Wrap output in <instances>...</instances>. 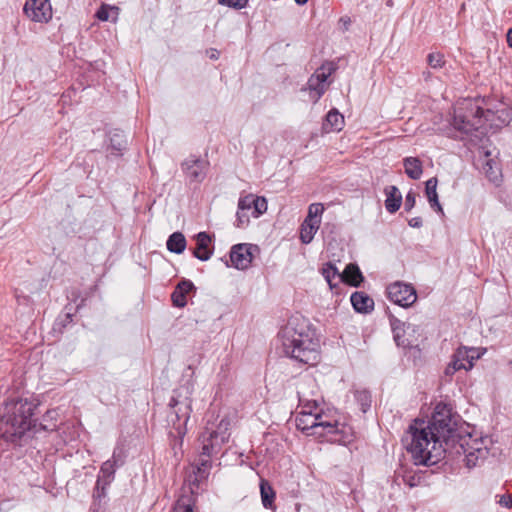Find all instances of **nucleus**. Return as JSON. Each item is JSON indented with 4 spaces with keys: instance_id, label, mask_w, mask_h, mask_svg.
Instances as JSON below:
<instances>
[{
    "instance_id": "nucleus-1",
    "label": "nucleus",
    "mask_w": 512,
    "mask_h": 512,
    "mask_svg": "<svg viewBox=\"0 0 512 512\" xmlns=\"http://www.w3.org/2000/svg\"><path fill=\"white\" fill-rule=\"evenodd\" d=\"M278 336L286 356L308 365L319 362V340L304 317L299 315L291 317Z\"/></svg>"
},
{
    "instance_id": "nucleus-2",
    "label": "nucleus",
    "mask_w": 512,
    "mask_h": 512,
    "mask_svg": "<svg viewBox=\"0 0 512 512\" xmlns=\"http://www.w3.org/2000/svg\"><path fill=\"white\" fill-rule=\"evenodd\" d=\"M416 465H434L444 454L442 441L426 426V422L415 420L403 439Z\"/></svg>"
},
{
    "instance_id": "nucleus-3",
    "label": "nucleus",
    "mask_w": 512,
    "mask_h": 512,
    "mask_svg": "<svg viewBox=\"0 0 512 512\" xmlns=\"http://www.w3.org/2000/svg\"><path fill=\"white\" fill-rule=\"evenodd\" d=\"M35 405L27 399L10 400L4 405L0 418L2 436L10 442L20 441L28 431L36 428L32 419Z\"/></svg>"
},
{
    "instance_id": "nucleus-4",
    "label": "nucleus",
    "mask_w": 512,
    "mask_h": 512,
    "mask_svg": "<svg viewBox=\"0 0 512 512\" xmlns=\"http://www.w3.org/2000/svg\"><path fill=\"white\" fill-rule=\"evenodd\" d=\"M230 426V420L224 417L218 423H208L200 436L201 454L197 472L201 478L208 474L211 467L210 457L218 453L221 447L228 442Z\"/></svg>"
},
{
    "instance_id": "nucleus-5",
    "label": "nucleus",
    "mask_w": 512,
    "mask_h": 512,
    "mask_svg": "<svg viewBox=\"0 0 512 512\" xmlns=\"http://www.w3.org/2000/svg\"><path fill=\"white\" fill-rule=\"evenodd\" d=\"M230 426V420L224 417L218 423H208L200 436L201 454L197 472L201 478L208 474L211 467L210 457L218 453L221 447L228 442Z\"/></svg>"
},
{
    "instance_id": "nucleus-6",
    "label": "nucleus",
    "mask_w": 512,
    "mask_h": 512,
    "mask_svg": "<svg viewBox=\"0 0 512 512\" xmlns=\"http://www.w3.org/2000/svg\"><path fill=\"white\" fill-rule=\"evenodd\" d=\"M492 113L484 111L472 100L464 99L457 103L454 109L453 126L460 132L469 134L472 131H478L484 127V119Z\"/></svg>"
},
{
    "instance_id": "nucleus-7",
    "label": "nucleus",
    "mask_w": 512,
    "mask_h": 512,
    "mask_svg": "<svg viewBox=\"0 0 512 512\" xmlns=\"http://www.w3.org/2000/svg\"><path fill=\"white\" fill-rule=\"evenodd\" d=\"M491 440L487 436L478 433H469L460 439V448L464 454V460L468 468L482 463L488 453Z\"/></svg>"
},
{
    "instance_id": "nucleus-8",
    "label": "nucleus",
    "mask_w": 512,
    "mask_h": 512,
    "mask_svg": "<svg viewBox=\"0 0 512 512\" xmlns=\"http://www.w3.org/2000/svg\"><path fill=\"white\" fill-rule=\"evenodd\" d=\"M169 406L171 411L168 415V421L176 430L180 438L181 445L183 438L187 433L186 426L192 411V400L189 396H183L181 391H178L176 392V395L172 397Z\"/></svg>"
},
{
    "instance_id": "nucleus-9",
    "label": "nucleus",
    "mask_w": 512,
    "mask_h": 512,
    "mask_svg": "<svg viewBox=\"0 0 512 512\" xmlns=\"http://www.w3.org/2000/svg\"><path fill=\"white\" fill-rule=\"evenodd\" d=\"M456 420L452 415L451 409L443 403L437 404L435 412L426 426L437 436L442 442L452 437L456 430Z\"/></svg>"
},
{
    "instance_id": "nucleus-10",
    "label": "nucleus",
    "mask_w": 512,
    "mask_h": 512,
    "mask_svg": "<svg viewBox=\"0 0 512 512\" xmlns=\"http://www.w3.org/2000/svg\"><path fill=\"white\" fill-rule=\"evenodd\" d=\"M322 203H312L308 207L307 216L300 227V240L303 244H309L320 228L322 215L324 213Z\"/></svg>"
},
{
    "instance_id": "nucleus-11",
    "label": "nucleus",
    "mask_w": 512,
    "mask_h": 512,
    "mask_svg": "<svg viewBox=\"0 0 512 512\" xmlns=\"http://www.w3.org/2000/svg\"><path fill=\"white\" fill-rule=\"evenodd\" d=\"M334 71L331 63H327L319 67L308 80L307 89L309 90L310 99L316 103L325 93L330 85L329 77Z\"/></svg>"
},
{
    "instance_id": "nucleus-12",
    "label": "nucleus",
    "mask_w": 512,
    "mask_h": 512,
    "mask_svg": "<svg viewBox=\"0 0 512 512\" xmlns=\"http://www.w3.org/2000/svg\"><path fill=\"white\" fill-rule=\"evenodd\" d=\"M480 352L477 348L460 347L452 356L450 363L445 368V375L452 376L455 372L460 370H470L474 361L480 358Z\"/></svg>"
},
{
    "instance_id": "nucleus-13",
    "label": "nucleus",
    "mask_w": 512,
    "mask_h": 512,
    "mask_svg": "<svg viewBox=\"0 0 512 512\" xmlns=\"http://www.w3.org/2000/svg\"><path fill=\"white\" fill-rule=\"evenodd\" d=\"M387 293L392 302L402 307H409L417 300L416 290L406 283L395 282L389 285Z\"/></svg>"
},
{
    "instance_id": "nucleus-14",
    "label": "nucleus",
    "mask_w": 512,
    "mask_h": 512,
    "mask_svg": "<svg viewBox=\"0 0 512 512\" xmlns=\"http://www.w3.org/2000/svg\"><path fill=\"white\" fill-rule=\"evenodd\" d=\"M309 405L311 406L300 407V411L296 417L297 428L306 432L308 435L324 437L325 433L317 431V426L319 425L317 422L319 419L315 413V411H317V407L311 403Z\"/></svg>"
},
{
    "instance_id": "nucleus-15",
    "label": "nucleus",
    "mask_w": 512,
    "mask_h": 512,
    "mask_svg": "<svg viewBox=\"0 0 512 512\" xmlns=\"http://www.w3.org/2000/svg\"><path fill=\"white\" fill-rule=\"evenodd\" d=\"M258 250V247L252 244L241 243L234 245L230 251L232 266L239 270L247 269L250 267L254 255Z\"/></svg>"
},
{
    "instance_id": "nucleus-16",
    "label": "nucleus",
    "mask_w": 512,
    "mask_h": 512,
    "mask_svg": "<svg viewBox=\"0 0 512 512\" xmlns=\"http://www.w3.org/2000/svg\"><path fill=\"white\" fill-rule=\"evenodd\" d=\"M23 11L30 20L39 23H47L53 14L50 0H27Z\"/></svg>"
},
{
    "instance_id": "nucleus-17",
    "label": "nucleus",
    "mask_w": 512,
    "mask_h": 512,
    "mask_svg": "<svg viewBox=\"0 0 512 512\" xmlns=\"http://www.w3.org/2000/svg\"><path fill=\"white\" fill-rule=\"evenodd\" d=\"M208 162L195 156H190L182 163V170L190 182H201L206 176Z\"/></svg>"
},
{
    "instance_id": "nucleus-18",
    "label": "nucleus",
    "mask_w": 512,
    "mask_h": 512,
    "mask_svg": "<svg viewBox=\"0 0 512 512\" xmlns=\"http://www.w3.org/2000/svg\"><path fill=\"white\" fill-rule=\"evenodd\" d=\"M297 393L299 398V407L310 406V403L314 404L316 407L320 405L321 396L319 395L318 387L314 379H304L299 384Z\"/></svg>"
},
{
    "instance_id": "nucleus-19",
    "label": "nucleus",
    "mask_w": 512,
    "mask_h": 512,
    "mask_svg": "<svg viewBox=\"0 0 512 512\" xmlns=\"http://www.w3.org/2000/svg\"><path fill=\"white\" fill-rule=\"evenodd\" d=\"M316 416L319 420L317 422L319 425L317 426V431H320L325 436L338 434L343 432L344 426L341 425L337 420L329 418V416L325 413H322L320 407H317V411H315Z\"/></svg>"
},
{
    "instance_id": "nucleus-20",
    "label": "nucleus",
    "mask_w": 512,
    "mask_h": 512,
    "mask_svg": "<svg viewBox=\"0 0 512 512\" xmlns=\"http://www.w3.org/2000/svg\"><path fill=\"white\" fill-rule=\"evenodd\" d=\"M196 248L193 251L194 257L201 261L211 258L213 251L209 248L211 237L206 232H200L196 236Z\"/></svg>"
},
{
    "instance_id": "nucleus-21",
    "label": "nucleus",
    "mask_w": 512,
    "mask_h": 512,
    "mask_svg": "<svg viewBox=\"0 0 512 512\" xmlns=\"http://www.w3.org/2000/svg\"><path fill=\"white\" fill-rule=\"evenodd\" d=\"M118 455L117 452H113L112 459L105 461L101 468H100V474L97 479V485H109L114 477L116 467L118 464Z\"/></svg>"
},
{
    "instance_id": "nucleus-22",
    "label": "nucleus",
    "mask_w": 512,
    "mask_h": 512,
    "mask_svg": "<svg viewBox=\"0 0 512 512\" xmlns=\"http://www.w3.org/2000/svg\"><path fill=\"white\" fill-rule=\"evenodd\" d=\"M343 127L344 116L337 109H331L326 115L322 130L325 133L339 132Z\"/></svg>"
},
{
    "instance_id": "nucleus-23",
    "label": "nucleus",
    "mask_w": 512,
    "mask_h": 512,
    "mask_svg": "<svg viewBox=\"0 0 512 512\" xmlns=\"http://www.w3.org/2000/svg\"><path fill=\"white\" fill-rule=\"evenodd\" d=\"M351 304L353 308L360 313H368L374 308V301L364 292H354L351 295Z\"/></svg>"
},
{
    "instance_id": "nucleus-24",
    "label": "nucleus",
    "mask_w": 512,
    "mask_h": 512,
    "mask_svg": "<svg viewBox=\"0 0 512 512\" xmlns=\"http://www.w3.org/2000/svg\"><path fill=\"white\" fill-rule=\"evenodd\" d=\"M437 184L438 180L436 177L428 179L425 183V194L430 204V207L435 211L443 214L444 212L438 199Z\"/></svg>"
},
{
    "instance_id": "nucleus-25",
    "label": "nucleus",
    "mask_w": 512,
    "mask_h": 512,
    "mask_svg": "<svg viewBox=\"0 0 512 512\" xmlns=\"http://www.w3.org/2000/svg\"><path fill=\"white\" fill-rule=\"evenodd\" d=\"M385 208L390 213H395L401 206L402 195L396 186H390L386 189Z\"/></svg>"
},
{
    "instance_id": "nucleus-26",
    "label": "nucleus",
    "mask_w": 512,
    "mask_h": 512,
    "mask_svg": "<svg viewBox=\"0 0 512 512\" xmlns=\"http://www.w3.org/2000/svg\"><path fill=\"white\" fill-rule=\"evenodd\" d=\"M405 173L413 180H418L423 174L422 162L417 157H406L403 160Z\"/></svg>"
},
{
    "instance_id": "nucleus-27",
    "label": "nucleus",
    "mask_w": 512,
    "mask_h": 512,
    "mask_svg": "<svg viewBox=\"0 0 512 512\" xmlns=\"http://www.w3.org/2000/svg\"><path fill=\"white\" fill-rule=\"evenodd\" d=\"M341 280L356 287L363 281V276L358 266L349 264L341 273Z\"/></svg>"
},
{
    "instance_id": "nucleus-28",
    "label": "nucleus",
    "mask_w": 512,
    "mask_h": 512,
    "mask_svg": "<svg viewBox=\"0 0 512 512\" xmlns=\"http://www.w3.org/2000/svg\"><path fill=\"white\" fill-rule=\"evenodd\" d=\"M166 245L170 252L181 254L186 248V239L181 232H174L169 236Z\"/></svg>"
},
{
    "instance_id": "nucleus-29",
    "label": "nucleus",
    "mask_w": 512,
    "mask_h": 512,
    "mask_svg": "<svg viewBox=\"0 0 512 512\" xmlns=\"http://www.w3.org/2000/svg\"><path fill=\"white\" fill-rule=\"evenodd\" d=\"M260 494L263 506L268 509H273L275 492L268 481L264 479L260 482Z\"/></svg>"
},
{
    "instance_id": "nucleus-30",
    "label": "nucleus",
    "mask_w": 512,
    "mask_h": 512,
    "mask_svg": "<svg viewBox=\"0 0 512 512\" xmlns=\"http://www.w3.org/2000/svg\"><path fill=\"white\" fill-rule=\"evenodd\" d=\"M96 18L100 21L117 22L119 16V8L108 4H102L95 14Z\"/></svg>"
},
{
    "instance_id": "nucleus-31",
    "label": "nucleus",
    "mask_w": 512,
    "mask_h": 512,
    "mask_svg": "<svg viewBox=\"0 0 512 512\" xmlns=\"http://www.w3.org/2000/svg\"><path fill=\"white\" fill-rule=\"evenodd\" d=\"M110 147L113 154H120L127 145L125 135L120 130H114L110 132Z\"/></svg>"
},
{
    "instance_id": "nucleus-32",
    "label": "nucleus",
    "mask_w": 512,
    "mask_h": 512,
    "mask_svg": "<svg viewBox=\"0 0 512 512\" xmlns=\"http://www.w3.org/2000/svg\"><path fill=\"white\" fill-rule=\"evenodd\" d=\"M483 171L490 182L499 185L501 181V171L495 161L488 159L483 165Z\"/></svg>"
},
{
    "instance_id": "nucleus-33",
    "label": "nucleus",
    "mask_w": 512,
    "mask_h": 512,
    "mask_svg": "<svg viewBox=\"0 0 512 512\" xmlns=\"http://www.w3.org/2000/svg\"><path fill=\"white\" fill-rule=\"evenodd\" d=\"M391 326L394 334V340L397 346L406 347L409 343L407 342L403 335L405 324L397 319H393L391 321Z\"/></svg>"
},
{
    "instance_id": "nucleus-34",
    "label": "nucleus",
    "mask_w": 512,
    "mask_h": 512,
    "mask_svg": "<svg viewBox=\"0 0 512 512\" xmlns=\"http://www.w3.org/2000/svg\"><path fill=\"white\" fill-rule=\"evenodd\" d=\"M322 275H323V277L325 278V280L327 281V283L329 284V286L331 288L334 286L333 280L335 278H340L341 279V274L339 273L337 268L333 264H331V263H327L322 268Z\"/></svg>"
},
{
    "instance_id": "nucleus-35",
    "label": "nucleus",
    "mask_w": 512,
    "mask_h": 512,
    "mask_svg": "<svg viewBox=\"0 0 512 512\" xmlns=\"http://www.w3.org/2000/svg\"><path fill=\"white\" fill-rule=\"evenodd\" d=\"M427 63L434 70L441 69L445 65L444 55L439 52H432L427 56Z\"/></svg>"
},
{
    "instance_id": "nucleus-36",
    "label": "nucleus",
    "mask_w": 512,
    "mask_h": 512,
    "mask_svg": "<svg viewBox=\"0 0 512 512\" xmlns=\"http://www.w3.org/2000/svg\"><path fill=\"white\" fill-rule=\"evenodd\" d=\"M267 210V201L264 197H255L254 196V203H253V211L251 212V215L254 218H258L260 215L265 213Z\"/></svg>"
},
{
    "instance_id": "nucleus-37",
    "label": "nucleus",
    "mask_w": 512,
    "mask_h": 512,
    "mask_svg": "<svg viewBox=\"0 0 512 512\" xmlns=\"http://www.w3.org/2000/svg\"><path fill=\"white\" fill-rule=\"evenodd\" d=\"M251 212L243 211L242 209H238L236 213V223L235 225L238 228L246 227L250 222Z\"/></svg>"
},
{
    "instance_id": "nucleus-38",
    "label": "nucleus",
    "mask_w": 512,
    "mask_h": 512,
    "mask_svg": "<svg viewBox=\"0 0 512 512\" xmlns=\"http://www.w3.org/2000/svg\"><path fill=\"white\" fill-rule=\"evenodd\" d=\"M253 203H254V195H247L239 199L238 209H242L243 211L252 212L253 211Z\"/></svg>"
},
{
    "instance_id": "nucleus-39",
    "label": "nucleus",
    "mask_w": 512,
    "mask_h": 512,
    "mask_svg": "<svg viewBox=\"0 0 512 512\" xmlns=\"http://www.w3.org/2000/svg\"><path fill=\"white\" fill-rule=\"evenodd\" d=\"M171 299H172L173 305L176 307L182 308L187 303L186 295L177 289H175L174 292L172 293Z\"/></svg>"
},
{
    "instance_id": "nucleus-40",
    "label": "nucleus",
    "mask_w": 512,
    "mask_h": 512,
    "mask_svg": "<svg viewBox=\"0 0 512 512\" xmlns=\"http://www.w3.org/2000/svg\"><path fill=\"white\" fill-rule=\"evenodd\" d=\"M219 4L234 8L242 9L248 4V0H218Z\"/></svg>"
},
{
    "instance_id": "nucleus-41",
    "label": "nucleus",
    "mask_w": 512,
    "mask_h": 512,
    "mask_svg": "<svg viewBox=\"0 0 512 512\" xmlns=\"http://www.w3.org/2000/svg\"><path fill=\"white\" fill-rule=\"evenodd\" d=\"M498 498L497 503L505 508H512V495L511 494H503L500 496H496Z\"/></svg>"
},
{
    "instance_id": "nucleus-42",
    "label": "nucleus",
    "mask_w": 512,
    "mask_h": 512,
    "mask_svg": "<svg viewBox=\"0 0 512 512\" xmlns=\"http://www.w3.org/2000/svg\"><path fill=\"white\" fill-rule=\"evenodd\" d=\"M194 288L193 283L190 280H182L178 283L176 289L184 293H189Z\"/></svg>"
},
{
    "instance_id": "nucleus-43",
    "label": "nucleus",
    "mask_w": 512,
    "mask_h": 512,
    "mask_svg": "<svg viewBox=\"0 0 512 512\" xmlns=\"http://www.w3.org/2000/svg\"><path fill=\"white\" fill-rule=\"evenodd\" d=\"M416 203V194L413 191H409L405 198V209L407 211L411 210Z\"/></svg>"
},
{
    "instance_id": "nucleus-44",
    "label": "nucleus",
    "mask_w": 512,
    "mask_h": 512,
    "mask_svg": "<svg viewBox=\"0 0 512 512\" xmlns=\"http://www.w3.org/2000/svg\"><path fill=\"white\" fill-rule=\"evenodd\" d=\"M173 512H193L192 507L183 501H178L174 506Z\"/></svg>"
},
{
    "instance_id": "nucleus-45",
    "label": "nucleus",
    "mask_w": 512,
    "mask_h": 512,
    "mask_svg": "<svg viewBox=\"0 0 512 512\" xmlns=\"http://www.w3.org/2000/svg\"><path fill=\"white\" fill-rule=\"evenodd\" d=\"M423 222L420 217H414L409 220V226L413 228H420L422 226Z\"/></svg>"
},
{
    "instance_id": "nucleus-46",
    "label": "nucleus",
    "mask_w": 512,
    "mask_h": 512,
    "mask_svg": "<svg viewBox=\"0 0 512 512\" xmlns=\"http://www.w3.org/2000/svg\"><path fill=\"white\" fill-rule=\"evenodd\" d=\"M207 55L212 60H217L220 56V52L217 49L211 48L207 51Z\"/></svg>"
},
{
    "instance_id": "nucleus-47",
    "label": "nucleus",
    "mask_w": 512,
    "mask_h": 512,
    "mask_svg": "<svg viewBox=\"0 0 512 512\" xmlns=\"http://www.w3.org/2000/svg\"><path fill=\"white\" fill-rule=\"evenodd\" d=\"M507 42L508 45L512 48V28H510L507 32Z\"/></svg>"
},
{
    "instance_id": "nucleus-48",
    "label": "nucleus",
    "mask_w": 512,
    "mask_h": 512,
    "mask_svg": "<svg viewBox=\"0 0 512 512\" xmlns=\"http://www.w3.org/2000/svg\"><path fill=\"white\" fill-rule=\"evenodd\" d=\"M422 76H423L425 81H428L431 78V72L430 71H424L422 73Z\"/></svg>"
},
{
    "instance_id": "nucleus-49",
    "label": "nucleus",
    "mask_w": 512,
    "mask_h": 512,
    "mask_svg": "<svg viewBox=\"0 0 512 512\" xmlns=\"http://www.w3.org/2000/svg\"><path fill=\"white\" fill-rule=\"evenodd\" d=\"M296 2V4L298 5H304L308 2V0H294Z\"/></svg>"
}]
</instances>
